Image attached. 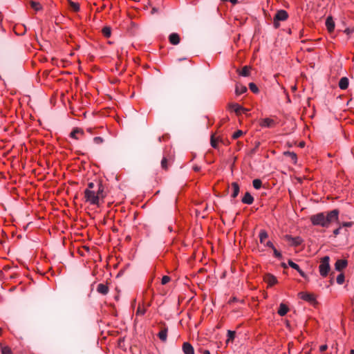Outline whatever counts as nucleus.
Listing matches in <instances>:
<instances>
[{
    "label": "nucleus",
    "mask_w": 354,
    "mask_h": 354,
    "mask_svg": "<svg viewBox=\"0 0 354 354\" xmlns=\"http://www.w3.org/2000/svg\"><path fill=\"white\" fill-rule=\"evenodd\" d=\"M97 291L102 295H106L109 292V288L104 283H99L97 287Z\"/></svg>",
    "instance_id": "nucleus-17"
},
{
    "label": "nucleus",
    "mask_w": 354,
    "mask_h": 354,
    "mask_svg": "<svg viewBox=\"0 0 354 354\" xmlns=\"http://www.w3.org/2000/svg\"><path fill=\"white\" fill-rule=\"evenodd\" d=\"M326 26L329 32H333L335 29V22L332 17L328 16L326 20Z\"/></svg>",
    "instance_id": "nucleus-9"
},
{
    "label": "nucleus",
    "mask_w": 354,
    "mask_h": 354,
    "mask_svg": "<svg viewBox=\"0 0 354 354\" xmlns=\"http://www.w3.org/2000/svg\"><path fill=\"white\" fill-rule=\"evenodd\" d=\"M260 124L261 127L270 128V127H273L274 126L275 122L272 119L264 118L261 120Z\"/></svg>",
    "instance_id": "nucleus-11"
},
{
    "label": "nucleus",
    "mask_w": 354,
    "mask_h": 354,
    "mask_svg": "<svg viewBox=\"0 0 354 354\" xmlns=\"http://www.w3.org/2000/svg\"><path fill=\"white\" fill-rule=\"evenodd\" d=\"M230 1L232 4H236V3L238 2V0H230Z\"/></svg>",
    "instance_id": "nucleus-51"
},
{
    "label": "nucleus",
    "mask_w": 354,
    "mask_h": 354,
    "mask_svg": "<svg viewBox=\"0 0 354 354\" xmlns=\"http://www.w3.org/2000/svg\"><path fill=\"white\" fill-rule=\"evenodd\" d=\"M242 203L248 205H251L254 201V198L249 192H246L241 200Z\"/></svg>",
    "instance_id": "nucleus-15"
},
{
    "label": "nucleus",
    "mask_w": 354,
    "mask_h": 354,
    "mask_svg": "<svg viewBox=\"0 0 354 354\" xmlns=\"http://www.w3.org/2000/svg\"><path fill=\"white\" fill-rule=\"evenodd\" d=\"M299 146H300V147H303L304 146V142H301V143L299 144Z\"/></svg>",
    "instance_id": "nucleus-55"
},
{
    "label": "nucleus",
    "mask_w": 354,
    "mask_h": 354,
    "mask_svg": "<svg viewBox=\"0 0 354 354\" xmlns=\"http://www.w3.org/2000/svg\"><path fill=\"white\" fill-rule=\"evenodd\" d=\"M69 6L70 8L75 12H78L80 10V5L77 3L69 1Z\"/></svg>",
    "instance_id": "nucleus-26"
},
{
    "label": "nucleus",
    "mask_w": 354,
    "mask_h": 354,
    "mask_svg": "<svg viewBox=\"0 0 354 354\" xmlns=\"http://www.w3.org/2000/svg\"><path fill=\"white\" fill-rule=\"evenodd\" d=\"M210 143H211V146L214 148H216L218 145H217V140H216V138H214V135L212 134L211 136V139H210Z\"/></svg>",
    "instance_id": "nucleus-34"
},
{
    "label": "nucleus",
    "mask_w": 354,
    "mask_h": 354,
    "mask_svg": "<svg viewBox=\"0 0 354 354\" xmlns=\"http://www.w3.org/2000/svg\"><path fill=\"white\" fill-rule=\"evenodd\" d=\"M252 185L255 189H259L261 188V187L262 185V182L260 179H254L252 181Z\"/></svg>",
    "instance_id": "nucleus-30"
},
{
    "label": "nucleus",
    "mask_w": 354,
    "mask_h": 354,
    "mask_svg": "<svg viewBox=\"0 0 354 354\" xmlns=\"http://www.w3.org/2000/svg\"><path fill=\"white\" fill-rule=\"evenodd\" d=\"M264 281L269 285V286H273L274 284H276L277 283V278L268 273V274H265L264 276Z\"/></svg>",
    "instance_id": "nucleus-7"
},
{
    "label": "nucleus",
    "mask_w": 354,
    "mask_h": 354,
    "mask_svg": "<svg viewBox=\"0 0 354 354\" xmlns=\"http://www.w3.org/2000/svg\"><path fill=\"white\" fill-rule=\"evenodd\" d=\"M193 169L195 171H199L201 170V167L198 165H194L193 167Z\"/></svg>",
    "instance_id": "nucleus-50"
},
{
    "label": "nucleus",
    "mask_w": 354,
    "mask_h": 354,
    "mask_svg": "<svg viewBox=\"0 0 354 354\" xmlns=\"http://www.w3.org/2000/svg\"><path fill=\"white\" fill-rule=\"evenodd\" d=\"M259 145H260V142H256L254 147H253V149H252L248 152V155L250 156H252L257 152V149L259 148Z\"/></svg>",
    "instance_id": "nucleus-32"
},
{
    "label": "nucleus",
    "mask_w": 354,
    "mask_h": 354,
    "mask_svg": "<svg viewBox=\"0 0 354 354\" xmlns=\"http://www.w3.org/2000/svg\"><path fill=\"white\" fill-rule=\"evenodd\" d=\"M288 265H289L291 268H292L293 269H295V270H299V266L297 263H294V262H293L292 261H291V260H289V261H288Z\"/></svg>",
    "instance_id": "nucleus-39"
},
{
    "label": "nucleus",
    "mask_w": 354,
    "mask_h": 354,
    "mask_svg": "<svg viewBox=\"0 0 354 354\" xmlns=\"http://www.w3.org/2000/svg\"><path fill=\"white\" fill-rule=\"evenodd\" d=\"M341 229V227H339L333 231V234L335 236H337L340 233Z\"/></svg>",
    "instance_id": "nucleus-46"
},
{
    "label": "nucleus",
    "mask_w": 354,
    "mask_h": 354,
    "mask_svg": "<svg viewBox=\"0 0 354 354\" xmlns=\"http://www.w3.org/2000/svg\"><path fill=\"white\" fill-rule=\"evenodd\" d=\"M232 107L234 109L235 113L238 115L241 113V110L244 109V108L243 106H241L237 104H232Z\"/></svg>",
    "instance_id": "nucleus-29"
},
{
    "label": "nucleus",
    "mask_w": 354,
    "mask_h": 354,
    "mask_svg": "<svg viewBox=\"0 0 354 354\" xmlns=\"http://www.w3.org/2000/svg\"><path fill=\"white\" fill-rule=\"evenodd\" d=\"M299 295H301V299L304 300L310 301V302H314L315 301V298L313 295L309 294V293H305V292H300Z\"/></svg>",
    "instance_id": "nucleus-16"
},
{
    "label": "nucleus",
    "mask_w": 354,
    "mask_h": 354,
    "mask_svg": "<svg viewBox=\"0 0 354 354\" xmlns=\"http://www.w3.org/2000/svg\"><path fill=\"white\" fill-rule=\"evenodd\" d=\"M88 131L91 132V129H88Z\"/></svg>",
    "instance_id": "nucleus-57"
},
{
    "label": "nucleus",
    "mask_w": 354,
    "mask_h": 354,
    "mask_svg": "<svg viewBox=\"0 0 354 354\" xmlns=\"http://www.w3.org/2000/svg\"><path fill=\"white\" fill-rule=\"evenodd\" d=\"M95 186V185L94 183L90 182V183H88V187L86 189H89L91 190H93Z\"/></svg>",
    "instance_id": "nucleus-43"
},
{
    "label": "nucleus",
    "mask_w": 354,
    "mask_h": 354,
    "mask_svg": "<svg viewBox=\"0 0 354 354\" xmlns=\"http://www.w3.org/2000/svg\"><path fill=\"white\" fill-rule=\"evenodd\" d=\"M97 189L95 192L96 195L98 196L99 200L103 199L105 197V195L104 194V187L102 184L100 182H98L97 183Z\"/></svg>",
    "instance_id": "nucleus-14"
},
{
    "label": "nucleus",
    "mask_w": 354,
    "mask_h": 354,
    "mask_svg": "<svg viewBox=\"0 0 354 354\" xmlns=\"http://www.w3.org/2000/svg\"><path fill=\"white\" fill-rule=\"evenodd\" d=\"M268 238V234L265 230H261L259 234L260 242L262 243Z\"/></svg>",
    "instance_id": "nucleus-31"
},
{
    "label": "nucleus",
    "mask_w": 354,
    "mask_h": 354,
    "mask_svg": "<svg viewBox=\"0 0 354 354\" xmlns=\"http://www.w3.org/2000/svg\"><path fill=\"white\" fill-rule=\"evenodd\" d=\"M344 281V275L343 274H339L337 277V283L339 284H342Z\"/></svg>",
    "instance_id": "nucleus-36"
},
{
    "label": "nucleus",
    "mask_w": 354,
    "mask_h": 354,
    "mask_svg": "<svg viewBox=\"0 0 354 354\" xmlns=\"http://www.w3.org/2000/svg\"><path fill=\"white\" fill-rule=\"evenodd\" d=\"M173 160L174 158L172 156H165L161 160V167L163 169L167 170L168 169V166L173 162Z\"/></svg>",
    "instance_id": "nucleus-6"
},
{
    "label": "nucleus",
    "mask_w": 354,
    "mask_h": 354,
    "mask_svg": "<svg viewBox=\"0 0 354 354\" xmlns=\"http://www.w3.org/2000/svg\"><path fill=\"white\" fill-rule=\"evenodd\" d=\"M329 261L330 258L328 256H325L321 259L319 270L322 277H326L330 270Z\"/></svg>",
    "instance_id": "nucleus-3"
},
{
    "label": "nucleus",
    "mask_w": 354,
    "mask_h": 354,
    "mask_svg": "<svg viewBox=\"0 0 354 354\" xmlns=\"http://www.w3.org/2000/svg\"><path fill=\"white\" fill-rule=\"evenodd\" d=\"M169 42L173 44V45H177L179 44L180 42V36L177 33H171L169 36Z\"/></svg>",
    "instance_id": "nucleus-12"
},
{
    "label": "nucleus",
    "mask_w": 354,
    "mask_h": 354,
    "mask_svg": "<svg viewBox=\"0 0 354 354\" xmlns=\"http://www.w3.org/2000/svg\"><path fill=\"white\" fill-rule=\"evenodd\" d=\"M84 198L86 202H88L91 205H100V200L94 190L86 189L84 190Z\"/></svg>",
    "instance_id": "nucleus-2"
},
{
    "label": "nucleus",
    "mask_w": 354,
    "mask_h": 354,
    "mask_svg": "<svg viewBox=\"0 0 354 354\" xmlns=\"http://www.w3.org/2000/svg\"><path fill=\"white\" fill-rule=\"evenodd\" d=\"M353 28H347L344 30V32L346 34V35H350L353 32Z\"/></svg>",
    "instance_id": "nucleus-45"
},
{
    "label": "nucleus",
    "mask_w": 354,
    "mask_h": 354,
    "mask_svg": "<svg viewBox=\"0 0 354 354\" xmlns=\"http://www.w3.org/2000/svg\"><path fill=\"white\" fill-rule=\"evenodd\" d=\"M339 210L333 209L327 212H320L310 217V220L314 225H319L323 227H329L330 224L338 221Z\"/></svg>",
    "instance_id": "nucleus-1"
},
{
    "label": "nucleus",
    "mask_w": 354,
    "mask_h": 354,
    "mask_svg": "<svg viewBox=\"0 0 354 354\" xmlns=\"http://www.w3.org/2000/svg\"><path fill=\"white\" fill-rule=\"evenodd\" d=\"M299 274L300 275L304 277V278H306V274L300 269V268H299V270H297Z\"/></svg>",
    "instance_id": "nucleus-48"
},
{
    "label": "nucleus",
    "mask_w": 354,
    "mask_h": 354,
    "mask_svg": "<svg viewBox=\"0 0 354 354\" xmlns=\"http://www.w3.org/2000/svg\"><path fill=\"white\" fill-rule=\"evenodd\" d=\"M30 5L31 8H33L36 11H39L42 9V6L39 2L30 1Z\"/></svg>",
    "instance_id": "nucleus-24"
},
{
    "label": "nucleus",
    "mask_w": 354,
    "mask_h": 354,
    "mask_svg": "<svg viewBox=\"0 0 354 354\" xmlns=\"http://www.w3.org/2000/svg\"><path fill=\"white\" fill-rule=\"evenodd\" d=\"M241 111H243V113H246L247 111H248V109L244 108V109L241 110Z\"/></svg>",
    "instance_id": "nucleus-54"
},
{
    "label": "nucleus",
    "mask_w": 354,
    "mask_h": 354,
    "mask_svg": "<svg viewBox=\"0 0 354 354\" xmlns=\"http://www.w3.org/2000/svg\"><path fill=\"white\" fill-rule=\"evenodd\" d=\"M266 245L267 247H269V248H272V249H273V248H274V246L273 245V244H272V243L271 241H268L266 243Z\"/></svg>",
    "instance_id": "nucleus-49"
},
{
    "label": "nucleus",
    "mask_w": 354,
    "mask_h": 354,
    "mask_svg": "<svg viewBox=\"0 0 354 354\" xmlns=\"http://www.w3.org/2000/svg\"><path fill=\"white\" fill-rule=\"evenodd\" d=\"M1 353L2 354H12L11 349L8 346L1 347Z\"/></svg>",
    "instance_id": "nucleus-35"
},
{
    "label": "nucleus",
    "mask_w": 354,
    "mask_h": 354,
    "mask_svg": "<svg viewBox=\"0 0 354 354\" xmlns=\"http://www.w3.org/2000/svg\"><path fill=\"white\" fill-rule=\"evenodd\" d=\"M243 134V132L241 130H238L232 135V138L237 139L239 137H241Z\"/></svg>",
    "instance_id": "nucleus-37"
},
{
    "label": "nucleus",
    "mask_w": 354,
    "mask_h": 354,
    "mask_svg": "<svg viewBox=\"0 0 354 354\" xmlns=\"http://www.w3.org/2000/svg\"><path fill=\"white\" fill-rule=\"evenodd\" d=\"M102 33L104 35V37H109L111 36V29L110 27L109 26H105L102 28Z\"/></svg>",
    "instance_id": "nucleus-27"
},
{
    "label": "nucleus",
    "mask_w": 354,
    "mask_h": 354,
    "mask_svg": "<svg viewBox=\"0 0 354 354\" xmlns=\"http://www.w3.org/2000/svg\"><path fill=\"white\" fill-rule=\"evenodd\" d=\"M288 307L286 304L281 303L278 310V314L281 316H284L288 313Z\"/></svg>",
    "instance_id": "nucleus-19"
},
{
    "label": "nucleus",
    "mask_w": 354,
    "mask_h": 354,
    "mask_svg": "<svg viewBox=\"0 0 354 354\" xmlns=\"http://www.w3.org/2000/svg\"><path fill=\"white\" fill-rule=\"evenodd\" d=\"M251 67L245 66L241 71H239V75L243 77H248L250 74Z\"/></svg>",
    "instance_id": "nucleus-21"
},
{
    "label": "nucleus",
    "mask_w": 354,
    "mask_h": 354,
    "mask_svg": "<svg viewBox=\"0 0 354 354\" xmlns=\"http://www.w3.org/2000/svg\"><path fill=\"white\" fill-rule=\"evenodd\" d=\"M285 239L292 246H298L303 242L302 239L299 236L292 237L290 235H286Z\"/></svg>",
    "instance_id": "nucleus-5"
},
{
    "label": "nucleus",
    "mask_w": 354,
    "mask_h": 354,
    "mask_svg": "<svg viewBox=\"0 0 354 354\" xmlns=\"http://www.w3.org/2000/svg\"><path fill=\"white\" fill-rule=\"evenodd\" d=\"M347 266V261L344 259H338L335 264V268L337 271H341L344 269Z\"/></svg>",
    "instance_id": "nucleus-10"
},
{
    "label": "nucleus",
    "mask_w": 354,
    "mask_h": 354,
    "mask_svg": "<svg viewBox=\"0 0 354 354\" xmlns=\"http://www.w3.org/2000/svg\"><path fill=\"white\" fill-rule=\"evenodd\" d=\"M353 225V222H344L342 223V226L346 227H351Z\"/></svg>",
    "instance_id": "nucleus-44"
},
{
    "label": "nucleus",
    "mask_w": 354,
    "mask_h": 354,
    "mask_svg": "<svg viewBox=\"0 0 354 354\" xmlns=\"http://www.w3.org/2000/svg\"><path fill=\"white\" fill-rule=\"evenodd\" d=\"M272 250H273V252H274V255L276 257H277L279 259H281L282 257L281 254L275 248H273Z\"/></svg>",
    "instance_id": "nucleus-42"
},
{
    "label": "nucleus",
    "mask_w": 354,
    "mask_h": 354,
    "mask_svg": "<svg viewBox=\"0 0 354 354\" xmlns=\"http://www.w3.org/2000/svg\"><path fill=\"white\" fill-rule=\"evenodd\" d=\"M158 335L160 340H162V342H165L167 340V328H162Z\"/></svg>",
    "instance_id": "nucleus-20"
},
{
    "label": "nucleus",
    "mask_w": 354,
    "mask_h": 354,
    "mask_svg": "<svg viewBox=\"0 0 354 354\" xmlns=\"http://www.w3.org/2000/svg\"><path fill=\"white\" fill-rule=\"evenodd\" d=\"M146 310L144 308H142L140 306H138L136 314L138 315H143L145 313Z\"/></svg>",
    "instance_id": "nucleus-38"
},
{
    "label": "nucleus",
    "mask_w": 354,
    "mask_h": 354,
    "mask_svg": "<svg viewBox=\"0 0 354 354\" xmlns=\"http://www.w3.org/2000/svg\"><path fill=\"white\" fill-rule=\"evenodd\" d=\"M171 280V278L169 276H163L161 280V283L162 285L167 284L168 282H169Z\"/></svg>",
    "instance_id": "nucleus-40"
},
{
    "label": "nucleus",
    "mask_w": 354,
    "mask_h": 354,
    "mask_svg": "<svg viewBox=\"0 0 354 354\" xmlns=\"http://www.w3.org/2000/svg\"><path fill=\"white\" fill-rule=\"evenodd\" d=\"M203 354H210L209 351H207V350H205L204 352H203Z\"/></svg>",
    "instance_id": "nucleus-53"
},
{
    "label": "nucleus",
    "mask_w": 354,
    "mask_h": 354,
    "mask_svg": "<svg viewBox=\"0 0 354 354\" xmlns=\"http://www.w3.org/2000/svg\"><path fill=\"white\" fill-rule=\"evenodd\" d=\"M158 140H159L160 142L161 141V138H160V137H159Z\"/></svg>",
    "instance_id": "nucleus-58"
},
{
    "label": "nucleus",
    "mask_w": 354,
    "mask_h": 354,
    "mask_svg": "<svg viewBox=\"0 0 354 354\" xmlns=\"http://www.w3.org/2000/svg\"><path fill=\"white\" fill-rule=\"evenodd\" d=\"M249 88L254 93H257L259 92V88H257V85L254 83H250Z\"/></svg>",
    "instance_id": "nucleus-33"
},
{
    "label": "nucleus",
    "mask_w": 354,
    "mask_h": 354,
    "mask_svg": "<svg viewBox=\"0 0 354 354\" xmlns=\"http://www.w3.org/2000/svg\"><path fill=\"white\" fill-rule=\"evenodd\" d=\"M231 187L233 190L231 196H232V198H234L238 196V194L239 193V186L237 183L234 182L231 184Z\"/></svg>",
    "instance_id": "nucleus-18"
},
{
    "label": "nucleus",
    "mask_w": 354,
    "mask_h": 354,
    "mask_svg": "<svg viewBox=\"0 0 354 354\" xmlns=\"http://www.w3.org/2000/svg\"><path fill=\"white\" fill-rule=\"evenodd\" d=\"M349 84L348 79L346 77H342L339 81V87L342 89L345 90L348 88Z\"/></svg>",
    "instance_id": "nucleus-13"
},
{
    "label": "nucleus",
    "mask_w": 354,
    "mask_h": 354,
    "mask_svg": "<svg viewBox=\"0 0 354 354\" xmlns=\"http://www.w3.org/2000/svg\"><path fill=\"white\" fill-rule=\"evenodd\" d=\"M247 91V88L243 85H236L235 92L236 95H241Z\"/></svg>",
    "instance_id": "nucleus-22"
},
{
    "label": "nucleus",
    "mask_w": 354,
    "mask_h": 354,
    "mask_svg": "<svg viewBox=\"0 0 354 354\" xmlns=\"http://www.w3.org/2000/svg\"><path fill=\"white\" fill-rule=\"evenodd\" d=\"M328 346L326 344H324V345H322L320 347H319V351L321 352H324V351H326L327 349Z\"/></svg>",
    "instance_id": "nucleus-47"
},
{
    "label": "nucleus",
    "mask_w": 354,
    "mask_h": 354,
    "mask_svg": "<svg viewBox=\"0 0 354 354\" xmlns=\"http://www.w3.org/2000/svg\"><path fill=\"white\" fill-rule=\"evenodd\" d=\"M283 154L284 156H289L292 160L294 163L297 162V158L295 153L292 151H285Z\"/></svg>",
    "instance_id": "nucleus-25"
},
{
    "label": "nucleus",
    "mask_w": 354,
    "mask_h": 354,
    "mask_svg": "<svg viewBox=\"0 0 354 354\" xmlns=\"http://www.w3.org/2000/svg\"><path fill=\"white\" fill-rule=\"evenodd\" d=\"M288 12L284 10H278L273 19V26L274 28H278L280 26V21H285L288 19Z\"/></svg>",
    "instance_id": "nucleus-4"
},
{
    "label": "nucleus",
    "mask_w": 354,
    "mask_h": 354,
    "mask_svg": "<svg viewBox=\"0 0 354 354\" xmlns=\"http://www.w3.org/2000/svg\"><path fill=\"white\" fill-rule=\"evenodd\" d=\"M281 266H282L283 268H287V265H286L285 263H281Z\"/></svg>",
    "instance_id": "nucleus-52"
},
{
    "label": "nucleus",
    "mask_w": 354,
    "mask_h": 354,
    "mask_svg": "<svg viewBox=\"0 0 354 354\" xmlns=\"http://www.w3.org/2000/svg\"><path fill=\"white\" fill-rule=\"evenodd\" d=\"M93 142L97 144V145H100V144H102L103 142H104V140L101 137H95L93 138Z\"/></svg>",
    "instance_id": "nucleus-41"
},
{
    "label": "nucleus",
    "mask_w": 354,
    "mask_h": 354,
    "mask_svg": "<svg viewBox=\"0 0 354 354\" xmlns=\"http://www.w3.org/2000/svg\"><path fill=\"white\" fill-rule=\"evenodd\" d=\"M182 349L185 354H194V347L189 342H184Z\"/></svg>",
    "instance_id": "nucleus-8"
},
{
    "label": "nucleus",
    "mask_w": 354,
    "mask_h": 354,
    "mask_svg": "<svg viewBox=\"0 0 354 354\" xmlns=\"http://www.w3.org/2000/svg\"><path fill=\"white\" fill-rule=\"evenodd\" d=\"M235 331L228 330L227 331V339L226 340V343H229L230 341H233L235 337Z\"/></svg>",
    "instance_id": "nucleus-28"
},
{
    "label": "nucleus",
    "mask_w": 354,
    "mask_h": 354,
    "mask_svg": "<svg viewBox=\"0 0 354 354\" xmlns=\"http://www.w3.org/2000/svg\"><path fill=\"white\" fill-rule=\"evenodd\" d=\"M77 134H84V131L82 129L79 128H75L73 129V131L71 133L70 136L71 138H73L75 139H78V138L76 136Z\"/></svg>",
    "instance_id": "nucleus-23"
},
{
    "label": "nucleus",
    "mask_w": 354,
    "mask_h": 354,
    "mask_svg": "<svg viewBox=\"0 0 354 354\" xmlns=\"http://www.w3.org/2000/svg\"><path fill=\"white\" fill-rule=\"evenodd\" d=\"M350 354H354V350H353V349H352V350H351V351H350Z\"/></svg>",
    "instance_id": "nucleus-56"
}]
</instances>
